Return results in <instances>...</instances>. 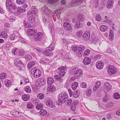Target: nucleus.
<instances>
[{"label": "nucleus", "instance_id": "1", "mask_svg": "<svg viewBox=\"0 0 120 120\" xmlns=\"http://www.w3.org/2000/svg\"><path fill=\"white\" fill-rule=\"evenodd\" d=\"M34 6L32 7L31 10H30L27 13V15L28 18V21L31 23H32L35 21L34 16L36 13L37 10L34 8Z\"/></svg>", "mask_w": 120, "mask_h": 120}, {"label": "nucleus", "instance_id": "2", "mask_svg": "<svg viewBox=\"0 0 120 120\" xmlns=\"http://www.w3.org/2000/svg\"><path fill=\"white\" fill-rule=\"evenodd\" d=\"M58 101L61 103L66 102L68 98V94L65 92L60 93L58 95Z\"/></svg>", "mask_w": 120, "mask_h": 120}, {"label": "nucleus", "instance_id": "3", "mask_svg": "<svg viewBox=\"0 0 120 120\" xmlns=\"http://www.w3.org/2000/svg\"><path fill=\"white\" fill-rule=\"evenodd\" d=\"M72 73L76 79L79 78L82 75V71L81 69H78L77 68H74L72 70Z\"/></svg>", "mask_w": 120, "mask_h": 120}, {"label": "nucleus", "instance_id": "4", "mask_svg": "<svg viewBox=\"0 0 120 120\" xmlns=\"http://www.w3.org/2000/svg\"><path fill=\"white\" fill-rule=\"evenodd\" d=\"M112 85L108 82H105L104 85V92L105 93L109 92L112 89Z\"/></svg>", "mask_w": 120, "mask_h": 120}, {"label": "nucleus", "instance_id": "5", "mask_svg": "<svg viewBox=\"0 0 120 120\" xmlns=\"http://www.w3.org/2000/svg\"><path fill=\"white\" fill-rule=\"evenodd\" d=\"M107 71L109 75L114 74L116 72V68L113 65L109 66Z\"/></svg>", "mask_w": 120, "mask_h": 120}, {"label": "nucleus", "instance_id": "6", "mask_svg": "<svg viewBox=\"0 0 120 120\" xmlns=\"http://www.w3.org/2000/svg\"><path fill=\"white\" fill-rule=\"evenodd\" d=\"M67 68H64L63 66L60 67L58 69L59 71L58 73L60 76L63 77L65 74L66 72L65 71H66Z\"/></svg>", "mask_w": 120, "mask_h": 120}, {"label": "nucleus", "instance_id": "7", "mask_svg": "<svg viewBox=\"0 0 120 120\" xmlns=\"http://www.w3.org/2000/svg\"><path fill=\"white\" fill-rule=\"evenodd\" d=\"M46 81L43 79H39L36 82V85L39 87L43 85L45 83Z\"/></svg>", "mask_w": 120, "mask_h": 120}, {"label": "nucleus", "instance_id": "8", "mask_svg": "<svg viewBox=\"0 0 120 120\" xmlns=\"http://www.w3.org/2000/svg\"><path fill=\"white\" fill-rule=\"evenodd\" d=\"M63 26L64 29L67 31H71L72 29V27L71 24L67 22L64 23Z\"/></svg>", "mask_w": 120, "mask_h": 120}, {"label": "nucleus", "instance_id": "9", "mask_svg": "<svg viewBox=\"0 0 120 120\" xmlns=\"http://www.w3.org/2000/svg\"><path fill=\"white\" fill-rule=\"evenodd\" d=\"M42 36L43 33L42 32H39L37 35H35L34 38L35 41H40L42 39Z\"/></svg>", "mask_w": 120, "mask_h": 120}, {"label": "nucleus", "instance_id": "10", "mask_svg": "<svg viewBox=\"0 0 120 120\" xmlns=\"http://www.w3.org/2000/svg\"><path fill=\"white\" fill-rule=\"evenodd\" d=\"M46 103L47 105L50 108H54L55 106L54 103L49 98H48Z\"/></svg>", "mask_w": 120, "mask_h": 120}, {"label": "nucleus", "instance_id": "11", "mask_svg": "<svg viewBox=\"0 0 120 120\" xmlns=\"http://www.w3.org/2000/svg\"><path fill=\"white\" fill-rule=\"evenodd\" d=\"M34 70L32 69L31 71H33L34 73V76L35 78H37L40 76L41 75V71L39 69H37L34 72Z\"/></svg>", "mask_w": 120, "mask_h": 120}, {"label": "nucleus", "instance_id": "12", "mask_svg": "<svg viewBox=\"0 0 120 120\" xmlns=\"http://www.w3.org/2000/svg\"><path fill=\"white\" fill-rule=\"evenodd\" d=\"M90 36V33L88 31L85 32L83 35V39L85 40H88Z\"/></svg>", "mask_w": 120, "mask_h": 120}, {"label": "nucleus", "instance_id": "13", "mask_svg": "<svg viewBox=\"0 0 120 120\" xmlns=\"http://www.w3.org/2000/svg\"><path fill=\"white\" fill-rule=\"evenodd\" d=\"M96 67L99 69H102L104 66V64L102 61H98L96 64Z\"/></svg>", "mask_w": 120, "mask_h": 120}, {"label": "nucleus", "instance_id": "14", "mask_svg": "<svg viewBox=\"0 0 120 120\" xmlns=\"http://www.w3.org/2000/svg\"><path fill=\"white\" fill-rule=\"evenodd\" d=\"M42 52L44 55L50 56H52L53 55V53L49 49L44 50Z\"/></svg>", "mask_w": 120, "mask_h": 120}, {"label": "nucleus", "instance_id": "15", "mask_svg": "<svg viewBox=\"0 0 120 120\" xmlns=\"http://www.w3.org/2000/svg\"><path fill=\"white\" fill-rule=\"evenodd\" d=\"M113 0H108L106 5L107 8L109 9L111 8L113 6Z\"/></svg>", "mask_w": 120, "mask_h": 120}, {"label": "nucleus", "instance_id": "16", "mask_svg": "<svg viewBox=\"0 0 120 120\" xmlns=\"http://www.w3.org/2000/svg\"><path fill=\"white\" fill-rule=\"evenodd\" d=\"M90 59L89 57H86L84 58L83 61V63L85 65H88L91 62Z\"/></svg>", "mask_w": 120, "mask_h": 120}, {"label": "nucleus", "instance_id": "17", "mask_svg": "<svg viewBox=\"0 0 120 120\" xmlns=\"http://www.w3.org/2000/svg\"><path fill=\"white\" fill-rule=\"evenodd\" d=\"M83 0H76L71 2V5L72 6H75L77 5H78L81 4L83 2Z\"/></svg>", "mask_w": 120, "mask_h": 120}, {"label": "nucleus", "instance_id": "18", "mask_svg": "<svg viewBox=\"0 0 120 120\" xmlns=\"http://www.w3.org/2000/svg\"><path fill=\"white\" fill-rule=\"evenodd\" d=\"M37 32V30L35 29H29L27 30V33L30 36H32L35 33Z\"/></svg>", "mask_w": 120, "mask_h": 120}, {"label": "nucleus", "instance_id": "19", "mask_svg": "<svg viewBox=\"0 0 120 120\" xmlns=\"http://www.w3.org/2000/svg\"><path fill=\"white\" fill-rule=\"evenodd\" d=\"M12 4V1L11 0H7L6 1V6L7 9H11V6Z\"/></svg>", "mask_w": 120, "mask_h": 120}, {"label": "nucleus", "instance_id": "20", "mask_svg": "<svg viewBox=\"0 0 120 120\" xmlns=\"http://www.w3.org/2000/svg\"><path fill=\"white\" fill-rule=\"evenodd\" d=\"M30 96L28 94H24L22 95V98L24 101H26L28 100L30 98Z\"/></svg>", "mask_w": 120, "mask_h": 120}, {"label": "nucleus", "instance_id": "21", "mask_svg": "<svg viewBox=\"0 0 120 120\" xmlns=\"http://www.w3.org/2000/svg\"><path fill=\"white\" fill-rule=\"evenodd\" d=\"M101 85V83L99 81L95 83V85L93 88V90H97Z\"/></svg>", "mask_w": 120, "mask_h": 120}, {"label": "nucleus", "instance_id": "22", "mask_svg": "<svg viewBox=\"0 0 120 120\" xmlns=\"http://www.w3.org/2000/svg\"><path fill=\"white\" fill-rule=\"evenodd\" d=\"M108 29L107 26L104 25L101 26H100V30L101 31L105 32L107 31Z\"/></svg>", "mask_w": 120, "mask_h": 120}, {"label": "nucleus", "instance_id": "23", "mask_svg": "<svg viewBox=\"0 0 120 120\" xmlns=\"http://www.w3.org/2000/svg\"><path fill=\"white\" fill-rule=\"evenodd\" d=\"M53 81V79L51 77H49L47 79V82L49 85H50L52 83Z\"/></svg>", "mask_w": 120, "mask_h": 120}, {"label": "nucleus", "instance_id": "24", "mask_svg": "<svg viewBox=\"0 0 120 120\" xmlns=\"http://www.w3.org/2000/svg\"><path fill=\"white\" fill-rule=\"evenodd\" d=\"M24 90L27 93H31V88L29 86H26L24 88Z\"/></svg>", "mask_w": 120, "mask_h": 120}, {"label": "nucleus", "instance_id": "25", "mask_svg": "<svg viewBox=\"0 0 120 120\" xmlns=\"http://www.w3.org/2000/svg\"><path fill=\"white\" fill-rule=\"evenodd\" d=\"M113 31L112 30H110L109 34V38L110 40L112 41L113 39Z\"/></svg>", "mask_w": 120, "mask_h": 120}, {"label": "nucleus", "instance_id": "26", "mask_svg": "<svg viewBox=\"0 0 120 120\" xmlns=\"http://www.w3.org/2000/svg\"><path fill=\"white\" fill-rule=\"evenodd\" d=\"M44 10V12L45 13L47 14V15L49 16L51 15V11L50 10L48 9L47 8H45V9H43Z\"/></svg>", "mask_w": 120, "mask_h": 120}, {"label": "nucleus", "instance_id": "27", "mask_svg": "<svg viewBox=\"0 0 120 120\" xmlns=\"http://www.w3.org/2000/svg\"><path fill=\"white\" fill-rule=\"evenodd\" d=\"M84 16L82 14H79L78 15V19L79 21H82L83 20Z\"/></svg>", "mask_w": 120, "mask_h": 120}, {"label": "nucleus", "instance_id": "28", "mask_svg": "<svg viewBox=\"0 0 120 120\" xmlns=\"http://www.w3.org/2000/svg\"><path fill=\"white\" fill-rule=\"evenodd\" d=\"M78 83L77 82H74L72 84V88L73 90H75L78 86Z\"/></svg>", "mask_w": 120, "mask_h": 120}, {"label": "nucleus", "instance_id": "29", "mask_svg": "<svg viewBox=\"0 0 120 120\" xmlns=\"http://www.w3.org/2000/svg\"><path fill=\"white\" fill-rule=\"evenodd\" d=\"M35 62L33 61L29 62L28 65V68L29 69L30 68L35 64Z\"/></svg>", "mask_w": 120, "mask_h": 120}, {"label": "nucleus", "instance_id": "30", "mask_svg": "<svg viewBox=\"0 0 120 120\" xmlns=\"http://www.w3.org/2000/svg\"><path fill=\"white\" fill-rule=\"evenodd\" d=\"M4 84L6 86L8 87L11 85V82L10 80H6L4 82Z\"/></svg>", "mask_w": 120, "mask_h": 120}, {"label": "nucleus", "instance_id": "31", "mask_svg": "<svg viewBox=\"0 0 120 120\" xmlns=\"http://www.w3.org/2000/svg\"><path fill=\"white\" fill-rule=\"evenodd\" d=\"M82 24H81L79 22H77L75 25V28H78L82 27Z\"/></svg>", "mask_w": 120, "mask_h": 120}, {"label": "nucleus", "instance_id": "32", "mask_svg": "<svg viewBox=\"0 0 120 120\" xmlns=\"http://www.w3.org/2000/svg\"><path fill=\"white\" fill-rule=\"evenodd\" d=\"M16 65L18 67L21 68L23 67V64L21 61H19L17 64ZM19 69H20V70L22 69L21 68H20Z\"/></svg>", "mask_w": 120, "mask_h": 120}, {"label": "nucleus", "instance_id": "33", "mask_svg": "<svg viewBox=\"0 0 120 120\" xmlns=\"http://www.w3.org/2000/svg\"><path fill=\"white\" fill-rule=\"evenodd\" d=\"M12 113H14L12 114V116H14L16 117H19L20 116L19 112L17 111H14Z\"/></svg>", "mask_w": 120, "mask_h": 120}, {"label": "nucleus", "instance_id": "34", "mask_svg": "<svg viewBox=\"0 0 120 120\" xmlns=\"http://www.w3.org/2000/svg\"><path fill=\"white\" fill-rule=\"evenodd\" d=\"M85 49V46L83 45H80L78 48V51H83Z\"/></svg>", "mask_w": 120, "mask_h": 120}, {"label": "nucleus", "instance_id": "35", "mask_svg": "<svg viewBox=\"0 0 120 120\" xmlns=\"http://www.w3.org/2000/svg\"><path fill=\"white\" fill-rule=\"evenodd\" d=\"M43 105L41 103H39L36 105V108L38 110H40L43 108Z\"/></svg>", "mask_w": 120, "mask_h": 120}, {"label": "nucleus", "instance_id": "36", "mask_svg": "<svg viewBox=\"0 0 120 120\" xmlns=\"http://www.w3.org/2000/svg\"><path fill=\"white\" fill-rule=\"evenodd\" d=\"M56 88L53 85L50 86L49 88V90L50 92H52L55 90Z\"/></svg>", "mask_w": 120, "mask_h": 120}, {"label": "nucleus", "instance_id": "37", "mask_svg": "<svg viewBox=\"0 0 120 120\" xmlns=\"http://www.w3.org/2000/svg\"><path fill=\"white\" fill-rule=\"evenodd\" d=\"M39 113L41 115L44 116L47 113V112L45 109H41Z\"/></svg>", "mask_w": 120, "mask_h": 120}, {"label": "nucleus", "instance_id": "38", "mask_svg": "<svg viewBox=\"0 0 120 120\" xmlns=\"http://www.w3.org/2000/svg\"><path fill=\"white\" fill-rule=\"evenodd\" d=\"M7 76L6 73H2L0 75V78L1 79H4L6 78Z\"/></svg>", "mask_w": 120, "mask_h": 120}, {"label": "nucleus", "instance_id": "39", "mask_svg": "<svg viewBox=\"0 0 120 120\" xmlns=\"http://www.w3.org/2000/svg\"><path fill=\"white\" fill-rule=\"evenodd\" d=\"M113 96L115 99H118L120 98V95L117 93H115Z\"/></svg>", "mask_w": 120, "mask_h": 120}, {"label": "nucleus", "instance_id": "40", "mask_svg": "<svg viewBox=\"0 0 120 120\" xmlns=\"http://www.w3.org/2000/svg\"><path fill=\"white\" fill-rule=\"evenodd\" d=\"M45 95L42 93L39 94L38 95V98L40 99H42L45 97Z\"/></svg>", "mask_w": 120, "mask_h": 120}, {"label": "nucleus", "instance_id": "41", "mask_svg": "<svg viewBox=\"0 0 120 120\" xmlns=\"http://www.w3.org/2000/svg\"><path fill=\"white\" fill-rule=\"evenodd\" d=\"M108 94H106L104 96L103 99V101L104 102H106L108 101V99L107 98Z\"/></svg>", "mask_w": 120, "mask_h": 120}, {"label": "nucleus", "instance_id": "42", "mask_svg": "<svg viewBox=\"0 0 120 120\" xmlns=\"http://www.w3.org/2000/svg\"><path fill=\"white\" fill-rule=\"evenodd\" d=\"M27 107L29 109H31L33 107V105L32 104L30 103L29 102L27 105Z\"/></svg>", "mask_w": 120, "mask_h": 120}, {"label": "nucleus", "instance_id": "43", "mask_svg": "<svg viewBox=\"0 0 120 120\" xmlns=\"http://www.w3.org/2000/svg\"><path fill=\"white\" fill-rule=\"evenodd\" d=\"M17 10L18 12H22L26 11V9L24 8L22 9L21 8H17Z\"/></svg>", "mask_w": 120, "mask_h": 120}, {"label": "nucleus", "instance_id": "44", "mask_svg": "<svg viewBox=\"0 0 120 120\" xmlns=\"http://www.w3.org/2000/svg\"><path fill=\"white\" fill-rule=\"evenodd\" d=\"M90 53V50L88 49H87L84 52V56H88Z\"/></svg>", "mask_w": 120, "mask_h": 120}, {"label": "nucleus", "instance_id": "45", "mask_svg": "<svg viewBox=\"0 0 120 120\" xmlns=\"http://www.w3.org/2000/svg\"><path fill=\"white\" fill-rule=\"evenodd\" d=\"M26 59V60L29 61L31 60L32 59L31 56L30 55H26L25 56Z\"/></svg>", "mask_w": 120, "mask_h": 120}, {"label": "nucleus", "instance_id": "46", "mask_svg": "<svg viewBox=\"0 0 120 120\" xmlns=\"http://www.w3.org/2000/svg\"><path fill=\"white\" fill-rule=\"evenodd\" d=\"M55 47V44L54 43L52 44L49 46V50L51 51L53 50Z\"/></svg>", "mask_w": 120, "mask_h": 120}, {"label": "nucleus", "instance_id": "47", "mask_svg": "<svg viewBox=\"0 0 120 120\" xmlns=\"http://www.w3.org/2000/svg\"><path fill=\"white\" fill-rule=\"evenodd\" d=\"M101 16L100 14H97L96 15V19L97 21H99L101 20Z\"/></svg>", "mask_w": 120, "mask_h": 120}, {"label": "nucleus", "instance_id": "48", "mask_svg": "<svg viewBox=\"0 0 120 120\" xmlns=\"http://www.w3.org/2000/svg\"><path fill=\"white\" fill-rule=\"evenodd\" d=\"M71 110L73 111H74L76 109V106L74 104H72L70 106Z\"/></svg>", "mask_w": 120, "mask_h": 120}, {"label": "nucleus", "instance_id": "49", "mask_svg": "<svg viewBox=\"0 0 120 120\" xmlns=\"http://www.w3.org/2000/svg\"><path fill=\"white\" fill-rule=\"evenodd\" d=\"M82 33V30H79V31L77 33V36L79 37H80L81 36Z\"/></svg>", "mask_w": 120, "mask_h": 120}, {"label": "nucleus", "instance_id": "50", "mask_svg": "<svg viewBox=\"0 0 120 120\" xmlns=\"http://www.w3.org/2000/svg\"><path fill=\"white\" fill-rule=\"evenodd\" d=\"M71 48L73 51L76 52L78 49V47L75 45H72L71 47Z\"/></svg>", "mask_w": 120, "mask_h": 120}, {"label": "nucleus", "instance_id": "51", "mask_svg": "<svg viewBox=\"0 0 120 120\" xmlns=\"http://www.w3.org/2000/svg\"><path fill=\"white\" fill-rule=\"evenodd\" d=\"M58 0H48V2L50 4H53L57 2Z\"/></svg>", "mask_w": 120, "mask_h": 120}, {"label": "nucleus", "instance_id": "52", "mask_svg": "<svg viewBox=\"0 0 120 120\" xmlns=\"http://www.w3.org/2000/svg\"><path fill=\"white\" fill-rule=\"evenodd\" d=\"M81 86L82 88H85L86 87V84L85 82H82L81 83Z\"/></svg>", "mask_w": 120, "mask_h": 120}, {"label": "nucleus", "instance_id": "53", "mask_svg": "<svg viewBox=\"0 0 120 120\" xmlns=\"http://www.w3.org/2000/svg\"><path fill=\"white\" fill-rule=\"evenodd\" d=\"M24 0H17L16 3L19 4H23Z\"/></svg>", "mask_w": 120, "mask_h": 120}, {"label": "nucleus", "instance_id": "54", "mask_svg": "<svg viewBox=\"0 0 120 120\" xmlns=\"http://www.w3.org/2000/svg\"><path fill=\"white\" fill-rule=\"evenodd\" d=\"M24 52L23 50H20L19 52V55L20 56H22L24 55Z\"/></svg>", "mask_w": 120, "mask_h": 120}, {"label": "nucleus", "instance_id": "55", "mask_svg": "<svg viewBox=\"0 0 120 120\" xmlns=\"http://www.w3.org/2000/svg\"><path fill=\"white\" fill-rule=\"evenodd\" d=\"M77 54L78 56H81L82 55V51H78V50L77 52Z\"/></svg>", "mask_w": 120, "mask_h": 120}, {"label": "nucleus", "instance_id": "56", "mask_svg": "<svg viewBox=\"0 0 120 120\" xmlns=\"http://www.w3.org/2000/svg\"><path fill=\"white\" fill-rule=\"evenodd\" d=\"M53 26L52 24H50L49 25V29L50 30L51 32H52V31L53 30Z\"/></svg>", "mask_w": 120, "mask_h": 120}, {"label": "nucleus", "instance_id": "57", "mask_svg": "<svg viewBox=\"0 0 120 120\" xmlns=\"http://www.w3.org/2000/svg\"><path fill=\"white\" fill-rule=\"evenodd\" d=\"M91 94V89H89L87 91L86 93V95L88 96L90 95Z\"/></svg>", "mask_w": 120, "mask_h": 120}, {"label": "nucleus", "instance_id": "58", "mask_svg": "<svg viewBox=\"0 0 120 120\" xmlns=\"http://www.w3.org/2000/svg\"><path fill=\"white\" fill-rule=\"evenodd\" d=\"M54 78L57 80L60 79V77L58 75H56L54 76Z\"/></svg>", "mask_w": 120, "mask_h": 120}, {"label": "nucleus", "instance_id": "59", "mask_svg": "<svg viewBox=\"0 0 120 120\" xmlns=\"http://www.w3.org/2000/svg\"><path fill=\"white\" fill-rule=\"evenodd\" d=\"M15 36L14 34L11 35L10 37V39L11 40H14L15 38Z\"/></svg>", "mask_w": 120, "mask_h": 120}, {"label": "nucleus", "instance_id": "60", "mask_svg": "<svg viewBox=\"0 0 120 120\" xmlns=\"http://www.w3.org/2000/svg\"><path fill=\"white\" fill-rule=\"evenodd\" d=\"M101 57V55H95L94 57V58L96 60L99 59Z\"/></svg>", "mask_w": 120, "mask_h": 120}, {"label": "nucleus", "instance_id": "61", "mask_svg": "<svg viewBox=\"0 0 120 120\" xmlns=\"http://www.w3.org/2000/svg\"><path fill=\"white\" fill-rule=\"evenodd\" d=\"M0 36H1V37H2L4 38H6L7 37V36L6 35V33L5 34L4 33H3Z\"/></svg>", "mask_w": 120, "mask_h": 120}, {"label": "nucleus", "instance_id": "62", "mask_svg": "<svg viewBox=\"0 0 120 120\" xmlns=\"http://www.w3.org/2000/svg\"><path fill=\"white\" fill-rule=\"evenodd\" d=\"M15 17L13 16H11L10 18V21L12 22L15 20Z\"/></svg>", "mask_w": 120, "mask_h": 120}, {"label": "nucleus", "instance_id": "63", "mask_svg": "<svg viewBox=\"0 0 120 120\" xmlns=\"http://www.w3.org/2000/svg\"><path fill=\"white\" fill-rule=\"evenodd\" d=\"M55 11V13H56L58 14V19H59L60 18V12L59 11Z\"/></svg>", "mask_w": 120, "mask_h": 120}, {"label": "nucleus", "instance_id": "64", "mask_svg": "<svg viewBox=\"0 0 120 120\" xmlns=\"http://www.w3.org/2000/svg\"><path fill=\"white\" fill-rule=\"evenodd\" d=\"M12 8L13 9L15 10L17 9V7L14 4H12L11 7V9Z\"/></svg>", "mask_w": 120, "mask_h": 120}]
</instances>
